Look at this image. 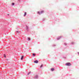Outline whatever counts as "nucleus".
Returning a JSON list of instances; mask_svg holds the SVG:
<instances>
[{
  "instance_id": "f3484780",
  "label": "nucleus",
  "mask_w": 79,
  "mask_h": 79,
  "mask_svg": "<svg viewBox=\"0 0 79 79\" xmlns=\"http://www.w3.org/2000/svg\"><path fill=\"white\" fill-rule=\"evenodd\" d=\"M33 56H35V54H33Z\"/></svg>"
},
{
  "instance_id": "9d476101",
  "label": "nucleus",
  "mask_w": 79,
  "mask_h": 79,
  "mask_svg": "<svg viewBox=\"0 0 79 79\" xmlns=\"http://www.w3.org/2000/svg\"><path fill=\"white\" fill-rule=\"evenodd\" d=\"M44 12V11H42L41 12V14H42V13H43Z\"/></svg>"
},
{
  "instance_id": "dca6fc26",
  "label": "nucleus",
  "mask_w": 79,
  "mask_h": 79,
  "mask_svg": "<svg viewBox=\"0 0 79 79\" xmlns=\"http://www.w3.org/2000/svg\"><path fill=\"white\" fill-rule=\"evenodd\" d=\"M4 57H5V58L6 57V56H5V54H4Z\"/></svg>"
},
{
  "instance_id": "7ed1b4c3",
  "label": "nucleus",
  "mask_w": 79,
  "mask_h": 79,
  "mask_svg": "<svg viewBox=\"0 0 79 79\" xmlns=\"http://www.w3.org/2000/svg\"><path fill=\"white\" fill-rule=\"evenodd\" d=\"M28 29H29V27H28V26H27L26 27V30H27V31H28Z\"/></svg>"
},
{
  "instance_id": "ddd939ff",
  "label": "nucleus",
  "mask_w": 79,
  "mask_h": 79,
  "mask_svg": "<svg viewBox=\"0 0 79 79\" xmlns=\"http://www.w3.org/2000/svg\"><path fill=\"white\" fill-rule=\"evenodd\" d=\"M28 40H31V39H30V38H28Z\"/></svg>"
},
{
  "instance_id": "423d86ee",
  "label": "nucleus",
  "mask_w": 79,
  "mask_h": 79,
  "mask_svg": "<svg viewBox=\"0 0 79 79\" xmlns=\"http://www.w3.org/2000/svg\"><path fill=\"white\" fill-rule=\"evenodd\" d=\"M27 13H26V12H25V14L24 15V16H26V15Z\"/></svg>"
},
{
  "instance_id": "20e7f679",
  "label": "nucleus",
  "mask_w": 79,
  "mask_h": 79,
  "mask_svg": "<svg viewBox=\"0 0 79 79\" xmlns=\"http://www.w3.org/2000/svg\"><path fill=\"white\" fill-rule=\"evenodd\" d=\"M35 78H38V76L37 75H36L35 77Z\"/></svg>"
},
{
  "instance_id": "0eeeda50",
  "label": "nucleus",
  "mask_w": 79,
  "mask_h": 79,
  "mask_svg": "<svg viewBox=\"0 0 79 79\" xmlns=\"http://www.w3.org/2000/svg\"><path fill=\"white\" fill-rule=\"evenodd\" d=\"M60 39V37H58L57 38V40H59Z\"/></svg>"
},
{
  "instance_id": "4468645a",
  "label": "nucleus",
  "mask_w": 79,
  "mask_h": 79,
  "mask_svg": "<svg viewBox=\"0 0 79 79\" xmlns=\"http://www.w3.org/2000/svg\"><path fill=\"white\" fill-rule=\"evenodd\" d=\"M15 5V3H12V5Z\"/></svg>"
},
{
  "instance_id": "f8f14e48",
  "label": "nucleus",
  "mask_w": 79,
  "mask_h": 79,
  "mask_svg": "<svg viewBox=\"0 0 79 79\" xmlns=\"http://www.w3.org/2000/svg\"><path fill=\"white\" fill-rule=\"evenodd\" d=\"M38 14L39 15H40V13L39 12H38Z\"/></svg>"
},
{
  "instance_id": "39448f33",
  "label": "nucleus",
  "mask_w": 79,
  "mask_h": 79,
  "mask_svg": "<svg viewBox=\"0 0 79 79\" xmlns=\"http://www.w3.org/2000/svg\"><path fill=\"white\" fill-rule=\"evenodd\" d=\"M23 58H24V56H22V57L21 58V60H23Z\"/></svg>"
},
{
  "instance_id": "6e6552de",
  "label": "nucleus",
  "mask_w": 79,
  "mask_h": 79,
  "mask_svg": "<svg viewBox=\"0 0 79 79\" xmlns=\"http://www.w3.org/2000/svg\"><path fill=\"white\" fill-rule=\"evenodd\" d=\"M42 67H43V65H41L40 66V68H42Z\"/></svg>"
},
{
  "instance_id": "f03ea898",
  "label": "nucleus",
  "mask_w": 79,
  "mask_h": 79,
  "mask_svg": "<svg viewBox=\"0 0 79 79\" xmlns=\"http://www.w3.org/2000/svg\"><path fill=\"white\" fill-rule=\"evenodd\" d=\"M34 62L35 63H38V60H35L34 61Z\"/></svg>"
},
{
  "instance_id": "1a4fd4ad",
  "label": "nucleus",
  "mask_w": 79,
  "mask_h": 79,
  "mask_svg": "<svg viewBox=\"0 0 79 79\" xmlns=\"http://www.w3.org/2000/svg\"><path fill=\"white\" fill-rule=\"evenodd\" d=\"M51 71H53V70H54V69H53V68L51 69Z\"/></svg>"
},
{
  "instance_id": "2eb2a0df",
  "label": "nucleus",
  "mask_w": 79,
  "mask_h": 79,
  "mask_svg": "<svg viewBox=\"0 0 79 79\" xmlns=\"http://www.w3.org/2000/svg\"><path fill=\"white\" fill-rule=\"evenodd\" d=\"M17 32V33H19V31H16Z\"/></svg>"
},
{
  "instance_id": "9b49d317",
  "label": "nucleus",
  "mask_w": 79,
  "mask_h": 79,
  "mask_svg": "<svg viewBox=\"0 0 79 79\" xmlns=\"http://www.w3.org/2000/svg\"><path fill=\"white\" fill-rule=\"evenodd\" d=\"M31 73V72H29V73H28V75H29V74Z\"/></svg>"
},
{
  "instance_id": "f257e3e1",
  "label": "nucleus",
  "mask_w": 79,
  "mask_h": 79,
  "mask_svg": "<svg viewBox=\"0 0 79 79\" xmlns=\"http://www.w3.org/2000/svg\"><path fill=\"white\" fill-rule=\"evenodd\" d=\"M65 65H66V66H71V64L70 63H68L65 64Z\"/></svg>"
}]
</instances>
